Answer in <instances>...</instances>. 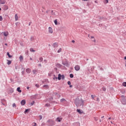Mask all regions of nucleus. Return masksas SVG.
<instances>
[{
    "label": "nucleus",
    "mask_w": 126,
    "mask_h": 126,
    "mask_svg": "<svg viewBox=\"0 0 126 126\" xmlns=\"http://www.w3.org/2000/svg\"><path fill=\"white\" fill-rule=\"evenodd\" d=\"M108 120H111V117L109 118Z\"/></svg>",
    "instance_id": "obj_58"
},
{
    "label": "nucleus",
    "mask_w": 126,
    "mask_h": 126,
    "mask_svg": "<svg viewBox=\"0 0 126 126\" xmlns=\"http://www.w3.org/2000/svg\"><path fill=\"white\" fill-rule=\"evenodd\" d=\"M34 40V36H31V41H33Z\"/></svg>",
    "instance_id": "obj_24"
},
{
    "label": "nucleus",
    "mask_w": 126,
    "mask_h": 126,
    "mask_svg": "<svg viewBox=\"0 0 126 126\" xmlns=\"http://www.w3.org/2000/svg\"><path fill=\"white\" fill-rule=\"evenodd\" d=\"M0 10H1V8H0Z\"/></svg>",
    "instance_id": "obj_64"
},
{
    "label": "nucleus",
    "mask_w": 126,
    "mask_h": 126,
    "mask_svg": "<svg viewBox=\"0 0 126 126\" xmlns=\"http://www.w3.org/2000/svg\"><path fill=\"white\" fill-rule=\"evenodd\" d=\"M48 32L50 34H52L53 33V29L51 27H49L48 28Z\"/></svg>",
    "instance_id": "obj_6"
},
{
    "label": "nucleus",
    "mask_w": 126,
    "mask_h": 126,
    "mask_svg": "<svg viewBox=\"0 0 126 126\" xmlns=\"http://www.w3.org/2000/svg\"><path fill=\"white\" fill-rule=\"evenodd\" d=\"M21 104L22 106H24V105L26 104V101L25 100V99L22 100L21 102Z\"/></svg>",
    "instance_id": "obj_7"
},
{
    "label": "nucleus",
    "mask_w": 126,
    "mask_h": 126,
    "mask_svg": "<svg viewBox=\"0 0 126 126\" xmlns=\"http://www.w3.org/2000/svg\"><path fill=\"white\" fill-rule=\"evenodd\" d=\"M0 3L1 4H4L5 3V1L2 0H0Z\"/></svg>",
    "instance_id": "obj_14"
},
{
    "label": "nucleus",
    "mask_w": 126,
    "mask_h": 126,
    "mask_svg": "<svg viewBox=\"0 0 126 126\" xmlns=\"http://www.w3.org/2000/svg\"><path fill=\"white\" fill-rule=\"evenodd\" d=\"M61 52H62V48H60L58 51V53H61Z\"/></svg>",
    "instance_id": "obj_34"
},
{
    "label": "nucleus",
    "mask_w": 126,
    "mask_h": 126,
    "mask_svg": "<svg viewBox=\"0 0 126 126\" xmlns=\"http://www.w3.org/2000/svg\"><path fill=\"white\" fill-rule=\"evenodd\" d=\"M75 70L78 71V70H79V69H80V66H79V65H76L75 66Z\"/></svg>",
    "instance_id": "obj_8"
},
{
    "label": "nucleus",
    "mask_w": 126,
    "mask_h": 126,
    "mask_svg": "<svg viewBox=\"0 0 126 126\" xmlns=\"http://www.w3.org/2000/svg\"><path fill=\"white\" fill-rule=\"evenodd\" d=\"M44 88L45 89H49V86L45 85L43 86Z\"/></svg>",
    "instance_id": "obj_18"
},
{
    "label": "nucleus",
    "mask_w": 126,
    "mask_h": 126,
    "mask_svg": "<svg viewBox=\"0 0 126 126\" xmlns=\"http://www.w3.org/2000/svg\"><path fill=\"white\" fill-rule=\"evenodd\" d=\"M7 64L8 65H9V64H10L11 63V61H9V60H7Z\"/></svg>",
    "instance_id": "obj_25"
},
{
    "label": "nucleus",
    "mask_w": 126,
    "mask_h": 126,
    "mask_svg": "<svg viewBox=\"0 0 126 126\" xmlns=\"http://www.w3.org/2000/svg\"><path fill=\"white\" fill-rule=\"evenodd\" d=\"M37 71H38L36 69H34L32 70V72H33V74H36V72H37Z\"/></svg>",
    "instance_id": "obj_21"
},
{
    "label": "nucleus",
    "mask_w": 126,
    "mask_h": 126,
    "mask_svg": "<svg viewBox=\"0 0 126 126\" xmlns=\"http://www.w3.org/2000/svg\"><path fill=\"white\" fill-rule=\"evenodd\" d=\"M94 120L95 121V122H97L98 121V119L97 117H94Z\"/></svg>",
    "instance_id": "obj_31"
},
{
    "label": "nucleus",
    "mask_w": 126,
    "mask_h": 126,
    "mask_svg": "<svg viewBox=\"0 0 126 126\" xmlns=\"http://www.w3.org/2000/svg\"><path fill=\"white\" fill-rule=\"evenodd\" d=\"M47 124L48 126H54V125H55V121L53 120H49L47 122Z\"/></svg>",
    "instance_id": "obj_2"
},
{
    "label": "nucleus",
    "mask_w": 126,
    "mask_h": 126,
    "mask_svg": "<svg viewBox=\"0 0 126 126\" xmlns=\"http://www.w3.org/2000/svg\"><path fill=\"white\" fill-rule=\"evenodd\" d=\"M20 45H21V46H22V44L21 43Z\"/></svg>",
    "instance_id": "obj_63"
},
{
    "label": "nucleus",
    "mask_w": 126,
    "mask_h": 126,
    "mask_svg": "<svg viewBox=\"0 0 126 126\" xmlns=\"http://www.w3.org/2000/svg\"><path fill=\"white\" fill-rule=\"evenodd\" d=\"M13 108H16V104L15 103H13L12 104Z\"/></svg>",
    "instance_id": "obj_26"
},
{
    "label": "nucleus",
    "mask_w": 126,
    "mask_h": 126,
    "mask_svg": "<svg viewBox=\"0 0 126 126\" xmlns=\"http://www.w3.org/2000/svg\"><path fill=\"white\" fill-rule=\"evenodd\" d=\"M99 122H100V123H102V120H99Z\"/></svg>",
    "instance_id": "obj_49"
},
{
    "label": "nucleus",
    "mask_w": 126,
    "mask_h": 126,
    "mask_svg": "<svg viewBox=\"0 0 126 126\" xmlns=\"http://www.w3.org/2000/svg\"><path fill=\"white\" fill-rule=\"evenodd\" d=\"M84 1H87V0H83Z\"/></svg>",
    "instance_id": "obj_59"
},
{
    "label": "nucleus",
    "mask_w": 126,
    "mask_h": 126,
    "mask_svg": "<svg viewBox=\"0 0 126 126\" xmlns=\"http://www.w3.org/2000/svg\"><path fill=\"white\" fill-rule=\"evenodd\" d=\"M19 59H20V62H21L22 61H23V57H22V56H20L19 57Z\"/></svg>",
    "instance_id": "obj_19"
},
{
    "label": "nucleus",
    "mask_w": 126,
    "mask_h": 126,
    "mask_svg": "<svg viewBox=\"0 0 126 126\" xmlns=\"http://www.w3.org/2000/svg\"><path fill=\"white\" fill-rule=\"evenodd\" d=\"M70 86H69V87L70 88H71V87H72V85H69Z\"/></svg>",
    "instance_id": "obj_50"
},
{
    "label": "nucleus",
    "mask_w": 126,
    "mask_h": 126,
    "mask_svg": "<svg viewBox=\"0 0 126 126\" xmlns=\"http://www.w3.org/2000/svg\"><path fill=\"white\" fill-rule=\"evenodd\" d=\"M22 74H23V73H24V71H23L22 72Z\"/></svg>",
    "instance_id": "obj_53"
},
{
    "label": "nucleus",
    "mask_w": 126,
    "mask_h": 126,
    "mask_svg": "<svg viewBox=\"0 0 126 126\" xmlns=\"http://www.w3.org/2000/svg\"><path fill=\"white\" fill-rule=\"evenodd\" d=\"M49 106H50V104H49V103H47L45 104L46 107H49Z\"/></svg>",
    "instance_id": "obj_40"
},
{
    "label": "nucleus",
    "mask_w": 126,
    "mask_h": 126,
    "mask_svg": "<svg viewBox=\"0 0 126 126\" xmlns=\"http://www.w3.org/2000/svg\"><path fill=\"white\" fill-rule=\"evenodd\" d=\"M77 112L79 113V114H82V113H83V111H81L80 109H77Z\"/></svg>",
    "instance_id": "obj_16"
},
{
    "label": "nucleus",
    "mask_w": 126,
    "mask_h": 126,
    "mask_svg": "<svg viewBox=\"0 0 126 126\" xmlns=\"http://www.w3.org/2000/svg\"><path fill=\"white\" fill-rule=\"evenodd\" d=\"M54 23L55 25H58V20L57 19L54 21Z\"/></svg>",
    "instance_id": "obj_23"
},
{
    "label": "nucleus",
    "mask_w": 126,
    "mask_h": 126,
    "mask_svg": "<svg viewBox=\"0 0 126 126\" xmlns=\"http://www.w3.org/2000/svg\"><path fill=\"white\" fill-rule=\"evenodd\" d=\"M51 15L54 16H58L59 15V13L56 11L52 10L51 11Z\"/></svg>",
    "instance_id": "obj_3"
},
{
    "label": "nucleus",
    "mask_w": 126,
    "mask_h": 126,
    "mask_svg": "<svg viewBox=\"0 0 126 126\" xmlns=\"http://www.w3.org/2000/svg\"><path fill=\"white\" fill-rule=\"evenodd\" d=\"M53 47H54V48H58V47H59V45H58V43H54L53 44Z\"/></svg>",
    "instance_id": "obj_12"
},
{
    "label": "nucleus",
    "mask_w": 126,
    "mask_h": 126,
    "mask_svg": "<svg viewBox=\"0 0 126 126\" xmlns=\"http://www.w3.org/2000/svg\"><path fill=\"white\" fill-rule=\"evenodd\" d=\"M17 91H18V92H19V93H21V92H22V91L20 90V87L17 88Z\"/></svg>",
    "instance_id": "obj_13"
},
{
    "label": "nucleus",
    "mask_w": 126,
    "mask_h": 126,
    "mask_svg": "<svg viewBox=\"0 0 126 126\" xmlns=\"http://www.w3.org/2000/svg\"><path fill=\"white\" fill-rule=\"evenodd\" d=\"M17 24H18V23H16V26H17Z\"/></svg>",
    "instance_id": "obj_54"
},
{
    "label": "nucleus",
    "mask_w": 126,
    "mask_h": 126,
    "mask_svg": "<svg viewBox=\"0 0 126 126\" xmlns=\"http://www.w3.org/2000/svg\"><path fill=\"white\" fill-rule=\"evenodd\" d=\"M34 125H33V126H37V124H36V123H34Z\"/></svg>",
    "instance_id": "obj_43"
},
{
    "label": "nucleus",
    "mask_w": 126,
    "mask_h": 126,
    "mask_svg": "<svg viewBox=\"0 0 126 126\" xmlns=\"http://www.w3.org/2000/svg\"><path fill=\"white\" fill-rule=\"evenodd\" d=\"M91 96L92 97L93 99H94V97L93 96V95H92Z\"/></svg>",
    "instance_id": "obj_48"
},
{
    "label": "nucleus",
    "mask_w": 126,
    "mask_h": 126,
    "mask_svg": "<svg viewBox=\"0 0 126 126\" xmlns=\"http://www.w3.org/2000/svg\"><path fill=\"white\" fill-rule=\"evenodd\" d=\"M58 65H60V66H61V65H61L60 64H58Z\"/></svg>",
    "instance_id": "obj_60"
},
{
    "label": "nucleus",
    "mask_w": 126,
    "mask_h": 126,
    "mask_svg": "<svg viewBox=\"0 0 126 126\" xmlns=\"http://www.w3.org/2000/svg\"><path fill=\"white\" fill-rule=\"evenodd\" d=\"M15 19L16 21H17V20H18V16L17 15V14H16L15 15Z\"/></svg>",
    "instance_id": "obj_15"
},
{
    "label": "nucleus",
    "mask_w": 126,
    "mask_h": 126,
    "mask_svg": "<svg viewBox=\"0 0 126 126\" xmlns=\"http://www.w3.org/2000/svg\"><path fill=\"white\" fill-rule=\"evenodd\" d=\"M67 84H68V85H70V84H71V83L70 82V81H68Z\"/></svg>",
    "instance_id": "obj_39"
},
{
    "label": "nucleus",
    "mask_w": 126,
    "mask_h": 126,
    "mask_svg": "<svg viewBox=\"0 0 126 126\" xmlns=\"http://www.w3.org/2000/svg\"><path fill=\"white\" fill-rule=\"evenodd\" d=\"M32 23V22H30L29 23V26H30V25H31V24Z\"/></svg>",
    "instance_id": "obj_44"
},
{
    "label": "nucleus",
    "mask_w": 126,
    "mask_h": 126,
    "mask_svg": "<svg viewBox=\"0 0 126 126\" xmlns=\"http://www.w3.org/2000/svg\"><path fill=\"white\" fill-rule=\"evenodd\" d=\"M35 86V87H37V88H39V87H40V85H39L37 84H36Z\"/></svg>",
    "instance_id": "obj_33"
},
{
    "label": "nucleus",
    "mask_w": 126,
    "mask_h": 126,
    "mask_svg": "<svg viewBox=\"0 0 126 126\" xmlns=\"http://www.w3.org/2000/svg\"><path fill=\"white\" fill-rule=\"evenodd\" d=\"M2 33L4 35V36H6L8 35V32H3Z\"/></svg>",
    "instance_id": "obj_11"
},
{
    "label": "nucleus",
    "mask_w": 126,
    "mask_h": 126,
    "mask_svg": "<svg viewBox=\"0 0 126 126\" xmlns=\"http://www.w3.org/2000/svg\"><path fill=\"white\" fill-rule=\"evenodd\" d=\"M31 61H32V58H30Z\"/></svg>",
    "instance_id": "obj_57"
},
{
    "label": "nucleus",
    "mask_w": 126,
    "mask_h": 126,
    "mask_svg": "<svg viewBox=\"0 0 126 126\" xmlns=\"http://www.w3.org/2000/svg\"><path fill=\"white\" fill-rule=\"evenodd\" d=\"M39 60L40 63H42V62H43V58L42 57L39 58Z\"/></svg>",
    "instance_id": "obj_22"
},
{
    "label": "nucleus",
    "mask_w": 126,
    "mask_h": 126,
    "mask_svg": "<svg viewBox=\"0 0 126 126\" xmlns=\"http://www.w3.org/2000/svg\"><path fill=\"white\" fill-rule=\"evenodd\" d=\"M29 88H30L29 87H27V89L28 90L29 89Z\"/></svg>",
    "instance_id": "obj_52"
},
{
    "label": "nucleus",
    "mask_w": 126,
    "mask_h": 126,
    "mask_svg": "<svg viewBox=\"0 0 126 126\" xmlns=\"http://www.w3.org/2000/svg\"><path fill=\"white\" fill-rule=\"evenodd\" d=\"M5 46H7V43H5Z\"/></svg>",
    "instance_id": "obj_56"
},
{
    "label": "nucleus",
    "mask_w": 126,
    "mask_h": 126,
    "mask_svg": "<svg viewBox=\"0 0 126 126\" xmlns=\"http://www.w3.org/2000/svg\"><path fill=\"white\" fill-rule=\"evenodd\" d=\"M75 104L76 107H83L84 101L82 99H79L78 97H77L75 100Z\"/></svg>",
    "instance_id": "obj_1"
},
{
    "label": "nucleus",
    "mask_w": 126,
    "mask_h": 126,
    "mask_svg": "<svg viewBox=\"0 0 126 126\" xmlns=\"http://www.w3.org/2000/svg\"><path fill=\"white\" fill-rule=\"evenodd\" d=\"M35 104V101H33L32 102H31V106H33Z\"/></svg>",
    "instance_id": "obj_29"
},
{
    "label": "nucleus",
    "mask_w": 126,
    "mask_h": 126,
    "mask_svg": "<svg viewBox=\"0 0 126 126\" xmlns=\"http://www.w3.org/2000/svg\"><path fill=\"white\" fill-rule=\"evenodd\" d=\"M56 121H57V122H60L61 121H62V118H60L58 117V118L56 119Z\"/></svg>",
    "instance_id": "obj_17"
},
{
    "label": "nucleus",
    "mask_w": 126,
    "mask_h": 126,
    "mask_svg": "<svg viewBox=\"0 0 126 126\" xmlns=\"http://www.w3.org/2000/svg\"><path fill=\"white\" fill-rule=\"evenodd\" d=\"M58 79V80H61V79H64V76L63 75H62L61 74H59Z\"/></svg>",
    "instance_id": "obj_4"
},
{
    "label": "nucleus",
    "mask_w": 126,
    "mask_h": 126,
    "mask_svg": "<svg viewBox=\"0 0 126 126\" xmlns=\"http://www.w3.org/2000/svg\"><path fill=\"white\" fill-rule=\"evenodd\" d=\"M2 20H3L2 16H0V21H2Z\"/></svg>",
    "instance_id": "obj_35"
},
{
    "label": "nucleus",
    "mask_w": 126,
    "mask_h": 126,
    "mask_svg": "<svg viewBox=\"0 0 126 126\" xmlns=\"http://www.w3.org/2000/svg\"><path fill=\"white\" fill-rule=\"evenodd\" d=\"M123 86H124L125 87H126V82H125L123 83Z\"/></svg>",
    "instance_id": "obj_30"
},
{
    "label": "nucleus",
    "mask_w": 126,
    "mask_h": 126,
    "mask_svg": "<svg viewBox=\"0 0 126 126\" xmlns=\"http://www.w3.org/2000/svg\"><path fill=\"white\" fill-rule=\"evenodd\" d=\"M7 56H8V58H12V56H11L10 54H9V52H7Z\"/></svg>",
    "instance_id": "obj_20"
},
{
    "label": "nucleus",
    "mask_w": 126,
    "mask_h": 126,
    "mask_svg": "<svg viewBox=\"0 0 126 126\" xmlns=\"http://www.w3.org/2000/svg\"><path fill=\"white\" fill-rule=\"evenodd\" d=\"M49 12H50V10L47 9V10H46V13H47L48 14V13H49Z\"/></svg>",
    "instance_id": "obj_38"
},
{
    "label": "nucleus",
    "mask_w": 126,
    "mask_h": 126,
    "mask_svg": "<svg viewBox=\"0 0 126 126\" xmlns=\"http://www.w3.org/2000/svg\"><path fill=\"white\" fill-rule=\"evenodd\" d=\"M111 124H113V122L112 121H111Z\"/></svg>",
    "instance_id": "obj_62"
},
{
    "label": "nucleus",
    "mask_w": 126,
    "mask_h": 126,
    "mask_svg": "<svg viewBox=\"0 0 126 126\" xmlns=\"http://www.w3.org/2000/svg\"><path fill=\"white\" fill-rule=\"evenodd\" d=\"M73 76H74V75H73V74H70V78H73Z\"/></svg>",
    "instance_id": "obj_32"
},
{
    "label": "nucleus",
    "mask_w": 126,
    "mask_h": 126,
    "mask_svg": "<svg viewBox=\"0 0 126 126\" xmlns=\"http://www.w3.org/2000/svg\"><path fill=\"white\" fill-rule=\"evenodd\" d=\"M104 118V116L101 117V119H103V118Z\"/></svg>",
    "instance_id": "obj_55"
},
{
    "label": "nucleus",
    "mask_w": 126,
    "mask_h": 126,
    "mask_svg": "<svg viewBox=\"0 0 126 126\" xmlns=\"http://www.w3.org/2000/svg\"><path fill=\"white\" fill-rule=\"evenodd\" d=\"M63 101H65V99L64 98H62L61 99V102H63Z\"/></svg>",
    "instance_id": "obj_37"
},
{
    "label": "nucleus",
    "mask_w": 126,
    "mask_h": 126,
    "mask_svg": "<svg viewBox=\"0 0 126 126\" xmlns=\"http://www.w3.org/2000/svg\"><path fill=\"white\" fill-rule=\"evenodd\" d=\"M102 90H103V91H106V88H102Z\"/></svg>",
    "instance_id": "obj_41"
},
{
    "label": "nucleus",
    "mask_w": 126,
    "mask_h": 126,
    "mask_svg": "<svg viewBox=\"0 0 126 126\" xmlns=\"http://www.w3.org/2000/svg\"><path fill=\"white\" fill-rule=\"evenodd\" d=\"M72 43H75V41H74V40H72Z\"/></svg>",
    "instance_id": "obj_46"
},
{
    "label": "nucleus",
    "mask_w": 126,
    "mask_h": 126,
    "mask_svg": "<svg viewBox=\"0 0 126 126\" xmlns=\"http://www.w3.org/2000/svg\"><path fill=\"white\" fill-rule=\"evenodd\" d=\"M26 71L27 73H30V72H31V69H30V68H27L26 69Z\"/></svg>",
    "instance_id": "obj_9"
},
{
    "label": "nucleus",
    "mask_w": 126,
    "mask_h": 126,
    "mask_svg": "<svg viewBox=\"0 0 126 126\" xmlns=\"http://www.w3.org/2000/svg\"><path fill=\"white\" fill-rule=\"evenodd\" d=\"M30 52H35V50L33 48H30Z\"/></svg>",
    "instance_id": "obj_28"
},
{
    "label": "nucleus",
    "mask_w": 126,
    "mask_h": 126,
    "mask_svg": "<svg viewBox=\"0 0 126 126\" xmlns=\"http://www.w3.org/2000/svg\"><path fill=\"white\" fill-rule=\"evenodd\" d=\"M88 37H89V38H90V37H91V36H90V34H88Z\"/></svg>",
    "instance_id": "obj_51"
},
{
    "label": "nucleus",
    "mask_w": 126,
    "mask_h": 126,
    "mask_svg": "<svg viewBox=\"0 0 126 126\" xmlns=\"http://www.w3.org/2000/svg\"><path fill=\"white\" fill-rule=\"evenodd\" d=\"M39 118L40 120H42V119H43V117L42 116V115H39Z\"/></svg>",
    "instance_id": "obj_36"
},
{
    "label": "nucleus",
    "mask_w": 126,
    "mask_h": 126,
    "mask_svg": "<svg viewBox=\"0 0 126 126\" xmlns=\"http://www.w3.org/2000/svg\"><path fill=\"white\" fill-rule=\"evenodd\" d=\"M91 39H92V41L94 42V43L96 42V40L95 39V38L93 36H91Z\"/></svg>",
    "instance_id": "obj_10"
},
{
    "label": "nucleus",
    "mask_w": 126,
    "mask_h": 126,
    "mask_svg": "<svg viewBox=\"0 0 126 126\" xmlns=\"http://www.w3.org/2000/svg\"><path fill=\"white\" fill-rule=\"evenodd\" d=\"M38 66H42V65H41V64H38Z\"/></svg>",
    "instance_id": "obj_47"
},
{
    "label": "nucleus",
    "mask_w": 126,
    "mask_h": 126,
    "mask_svg": "<svg viewBox=\"0 0 126 126\" xmlns=\"http://www.w3.org/2000/svg\"><path fill=\"white\" fill-rule=\"evenodd\" d=\"M62 64H63V65H65V66H69V64H68V62H67V61H65V62H63Z\"/></svg>",
    "instance_id": "obj_5"
},
{
    "label": "nucleus",
    "mask_w": 126,
    "mask_h": 126,
    "mask_svg": "<svg viewBox=\"0 0 126 126\" xmlns=\"http://www.w3.org/2000/svg\"><path fill=\"white\" fill-rule=\"evenodd\" d=\"M30 111V109H26L25 111V114H26V113H28V112H29Z\"/></svg>",
    "instance_id": "obj_27"
},
{
    "label": "nucleus",
    "mask_w": 126,
    "mask_h": 126,
    "mask_svg": "<svg viewBox=\"0 0 126 126\" xmlns=\"http://www.w3.org/2000/svg\"><path fill=\"white\" fill-rule=\"evenodd\" d=\"M98 100H99V98H97V101H98Z\"/></svg>",
    "instance_id": "obj_61"
},
{
    "label": "nucleus",
    "mask_w": 126,
    "mask_h": 126,
    "mask_svg": "<svg viewBox=\"0 0 126 126\" xmlns=\"http://www.w3.org/2000/svg\"><path fill=\"white\" fill-rule=\"evenodd\" d=\"M55 79H58V77H55L53 78V79H54V80H55Z\"/></svg>",
    "instance_id": "obj_45"
},
{
    "label": "nucleus",
    "mask_w": 126,
    "mask_h": 126,
    "mask_svg": "<svg viewBox=\"0 0 126 126\" xmlns=\"http://www.w3.org/2000/svg\"><path fill=\"white\" fill-rule=\"evenodd\" d=\"M105 2H106V3H108V2H109V0H105Z\"/></svg>",
    "instance_id": "obj_42"
}]
</instances>
